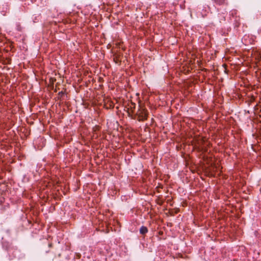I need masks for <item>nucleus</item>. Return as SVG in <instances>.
Returning a JSON list of instances; mask_svg holds the SVG:
<instances>
[{"label":"nucleus","instance_id":"6e6552de","mask_svg":"<svg viewBox=\"0 0 261 261\" xmlns=\"http://www.w3.org/2000/svg\"><path fill=\"white\" fill-rule=\"evenodd\" d=\"M64 92L63 91L59 92L58 93V95L59 97H62L64 95Z\"/></svg>","mask_w":261,"mask_h":261},{"label":"nucleus","instance_id":"39448f33","mask_svg":"<svg viewBox=\"0 0 261 261\" xmlns=\"http://www.w3.org/2000/svg\"><path fill=\"white\" fill-rule=\"evenodd\" d=\"M22 29V28L20 23H16V30L18 31H21Z\"/></svg>","mask_w":261,"mask_h":261},{"label":"nucleus","instance_id":"20e7f679","mask_svg":"<svg viewBox=\"0 0 261 261\" xmlns=\"http://www.w3.org/2000/svg\"><path fill=\"white\" fill-rule=\"evenodd\" d=\"M234 24L235 27H238L240 24V17L236 16L234 18Z\"/></svg>","mask_w":261,"mask_h":261},{"label":"nucleus","instance_id":"f257e3e1","mask_svg":"<svg viewBox=\"0 0 261 261\" xmlns=\"http://www.w3.org/2000/svg\"><path fill=\"white\" fill-rule=\"evenodd\" d=\"M3 247L7 251L10 259L14 258L20 259L21 257L20 251L17 248L11 246L6 243H3Z\"/></svg>","mask_w":261,"mask_h":261},{"label":"nucleus","instance_id":"7ed1b4c3","mask_svg":"<svg viewBox=\"0 0 261 261\" xmlns=\"http://www.w3.org/2000/svg\"><path fill=\"white\" fill-rule=\"evenodd\" d=\"M216 4L218 5H225L228 4L227 0H212Z\"/></svg>","mask_w":261,"mask_h":261},{"label":"nucleus","instance_id":"f03ea898","mask_svg":"<svg viewBox=\"0 0 261 261\" xmlns=\"http://www.w3.org/2000/svg\"><path fill=\"white\" fill-rule=\"evenodd\" d=\"M147 114L146 112L144 110H141L138 116L139 121H144L147 119Z\"/></svg>","mask_w":261,"mask_h":261},{"label":"nucleus","instance_id":"423d86ee","mask_svg":"<svg viewBox=\"0 0 261 261\" xmlns=\"http://www.w3.org/2000/svg\"><path fill=\"white\" fill-rule=\"evenodd\" d=\"M140 233L142 234H145L148 232V229H139Z\"/></svg>","mask_w":261,"mask_h":261},{"label":"nucleus","instance_id":"1a4fd4ad","mask_svg":"<svg viewBox=\"0 0 261 261\" xmlns=\"http://www.w3.org/2000/svg\"><path fill=\"white\" fill-rule=\"evenodd\" d=\"M156 233H159L160 236H162L163 234V231H159L156 232Z\"/></svg>","mask_w":261,"mask_h":261},{"label":"nucleus","instance_id":"9b49d317","mask_svg":"<svg viewBox=\"0 0 261 261\" xmlns=\"http://www.w3.org/2000/svg\"><path fill=\"white\" fill-rule=\"evenodd\" d=\"M140 228L144 229V228H147L144 226H142Z\"/></svg>","mask_w":261,"mask_h":261},{"label":"nucleus","instance_id":"0eeeda50","mask_svg":"<svg viewBox=\"0 0 261 261\" xmlns=\"http://www.w3.org/2000/svg\"><path fill=\"white\" fill-rule=\"evenodd\" d=\"M236 14H237V12H236V10H233V11H231L230 12V15H232V17L233 18H234V17H235L234 16V15H236Z\"/></svg>","mask_w":261,"mask_h":261},{"label":"nucleus","instance_id":"9d476101","mask_svg":"<svg viewBox=\"0 0 261 261\" xmlns=\"http://www.w3.org/2000/svg\"><path fill=\"white\" fill-rule=\"evenodd\" d=\"M102 231L105 232V233H107L109 232L108 229H106V231H104V229H102Z\"/></svg>","mask_w":261,"mask_h":261}]
</instances>
